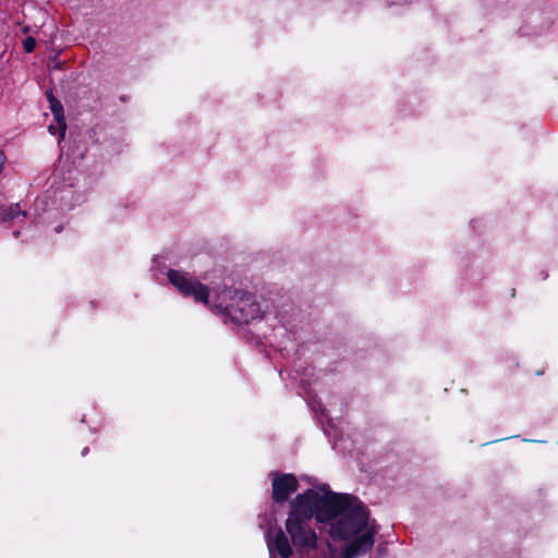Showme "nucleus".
Here are the masks:
<instances>
[{"instance_id":"nucleus-3","label":"nucleus","mask_w":558,"mask_h":558,"mask_svg":"<svg viewBox=\"0 0 558 558\" xmlns=\"http://www.w3.org/2000/svg\"><path fill=\"white\" fill-rule=\"evenodd\" d=\"M272 500L275 502H284L298 489V480L291 474H271Z\"/></svg>"},{"instance_id":"nucleus-5","label":"nucleus","mask_w":558,"mask_h":558,"mask_svg":"<svg viewBox=\"0 0 558 558\" xmlns=\"http://www.w3.org/2000/svg\"><path fill=\"white\" fill-rule=\"evenodd\" d=\"M0 216L2 220L7 221L16 219L20 216H24V214L20 210L17 205H10L9 207L2 209Z\"/></svg>"},{"instance_id":"nucleus-4","label":"nucleus","mask_w":558,"mask_h":558,"mask_svg":"<svg viewBox=\"0 0 558 558\" xmlns=\"http://www.w3.org/2000/svg\"><path fill=\"white\" fill-rule=\"evenodd\" d=\"M48 99L50 102V109L54 116V120L58 123L59 141H61L64 138L65 130H66V124H65L64 114H63V108H62V105L57 99H54L52 95H48Z\"/></svg>"},{"instance_id":"nucleus-7","label":"nucleus","mask_w":558,"mask_h":558,"mask_svg":"<svg viewBox=\"0 0 558 558\" xmlns=\"http://www.w3.org/2000/svg\"><path fill=\"white\" fill-rule=\"evenodd\" d=\"M49 132L51 134H56L57 133V128L54 125H49Z\"/></svg>"},{"instance_id":"nucleus-8","label":"nucleus","mask_w":558,"mask_h":558,"mask_svg":"<svg viewBox=\"0 0 558 558\" xmlns=\"http://www.w3.org/2000/svg\"><path fill=\"white\" fill-rule=\"evenodd\" d=\"M28 31H29V27H28V26L23 27V33H25V34H26V33H28Z\"/></svg>"},{"instance_id":"nucleus-1","label":"nucleus","mask_w":558,"mask_h":558,"mask_svg":"<svg viewBox=\"0 0 558 558\" xmlns=\"http://www.w3.org/2000/svg\"><path fill=\"white\" fill-rule=\"evenodd\" d=\"M315 518L333 542L342 544L343 558L371 550L377 533L368 509L356 497L330 490L326 484L300 493L289 504L284 532L268 541L271 558H313L317 535L310 521Z\"/></svg>"},{"instance_id":"nucleus-6","label":"nucleus","mask_w":558,"mask_h":558,"mask_svg":"<svg viewBox=\"0 0 558 558\" xmlns=\"http://www.w3.org/2000/svg\"><path fill=\"white\" fill-rule=\"evenodd\" d=\"M36 46V40L33 37H27L23 41L24 50L28 53L33 52Z\"/></svg>"},{"instance_id":"nucleus-2","label":"nucleus","mask_w":558,"mask_h":558,"mask_svg":"<svg viewBox=\"0 0 558 558\" xmlns=\"http://www.w3.org/2000/svg\"><path fill=\"white\" fill-rule=\"evenodd\" d=\"M169 281L185 296L203 303L211 311L226 312L240 323H248L259 316L260 307L255 298L239 290L209 289L186 272L168 271Z\"/></svg>"}]
</instances>
